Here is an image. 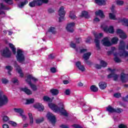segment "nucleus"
Wrapping results in <instances>:
<instances>
[{
	"instance_id": "11",
	"label": "nucleus",
	"mask_w": 128,
	"mask_h": 128,
	"mask_svg": "<svg viewBox=\"0 0 128 128\" xmlns=\"http://www.w3.org/2000/svg\"><path fill=\"white\" fill-rule=\"evenodd\" d=\"M76 26V24L74 22H70L67 24L66 30L69 32H74V26Z\"/></svg>"
},
{
	"instance_id": "63",
	"label": "nucleus",
	"mask_w": 128,
	"mask_h": 128,
	"mask_svg": "<svg viewBox=\"0 0 128 128\" xmlns=\"http://www.w3.org/2000/svg\"><path fill=\"white\" fill-rule=\"evenodd\" d=\"M3 128H8V125L6 124H4L3 126Z\"/></svg>"
},
{
	"instance_id": "40",
	"label": "nucleus",
	"mask_w": 128,
	"mask_h": 128,
	"mask_svg": "<svg viewBox=\"0 0 128 128\" xmlns=\"http://www.w3.org/2000/svg\"><path fill=\"white\" fill-rule=\"evenodd\" d=\"M70 18L72 20H76V16L74 15V14L73 12H70Z\"/></svg>"
},
{
	"instance_id": "1",
	"label": "nucleus",
	"mask_w": 128,
	"mask_h": 128,
	"mask_svg": "<svg viewBox=\"0 0 128 128\" xmlns=\"http://www.w3.org/2000/svg\"><path fill=\"white\" fill-rule=\"evenodd\" d=\"M124 48H126V42L122 40L120 41V44L119 45L120 50H122L119 54L116 52L114 54V60L116 62H122V60L118 56H123L124 58H126L128 56V52L124 51Z\"/></svg>"
},
{
	"instance_id": "31",
	"label": "nucleus",
	"mask_w": 128,
	"mask_h": 128,
	"mask_svg": "<svg viewBox=\"0 0 128 128\" xmlns=\"http://www.w3.org/2000/svg\"><path fill=\"white\" fill-rule=\"evenodd\" d=\"M50 92L52 94V96H57L60 92L58 89H52L50 90Z\"/></svg>"
},
{
	"instance_id": "45",
	"label": "nucleus",
	"mask_w": 128,
	"mask_h": 128,
	"mask_svg": "<svg viewBox=\"0 0 128 128\" xmlns=\"http://www.w3.org/2000/svg\"><path fill=\"white\" fill-rule=\"evenodd\" d=\"M4 2L8 4H13L14 2L12 0H4Z\"/></svg>"
},
{
	"instance_id": "50",
	"label": "nucleus",
	"mask_w": 128,
	"mask_h": 128,
	"mask_svg": "<svg viewBox=\"0 0 128 128\" xmlns=\"http://www.w3.org/2000/svg\"><path fill=\"white\" fill-rule=\"evenodd\" d=\"M50 70L51 72H52V74H54V73L56 72V68H54V67L50 69Z\"/></svg>"
},
{
	"instance_id": "7",
	"label": "nucleus",
	"mask_w": 128,
	"mask_h": 128,
	"mask_svg": "<svg viewBox=\"0 0 128 128\" xmlns=\"http://www.w3.org/2000/svg\"><path fill=\"white\" fill-rule=\"evenodd\" d=\"M94 36H95L94 42L96 44V47L98 50H100V38L102 36V33L98 34L96 32L94 33Z\"/></svg>"
},
{
	"instance_id": "38",
	"label": "nucleus",
	"mask_w": 128,
	"mask_h": 128,
	"mask_svg": "<svg viewBox=\"0 0 128 128\" xmlns=\"http://www.w3.org/2000/svg\"><path fill=\"white\" fill-rule=\"evenodd\" d=\"M100 64H101V66L102 68H106V66H108V63L104 60H101L100 62Z\"/></svg>"
},
{
	"instance_id": "41",
	"label": "nucleus",
	"mask_w": 128,
	"mask_h": 128,
	"mask_svg": "<svg viewBox=\"0 0 128 128\" xmlns=\"http://www.w3.org/2000/svg\"><path fill=\"white\" fill-rule=\"evenodd\" d=\"M2 120L4 122H6L10 120V118L6 116H4L2 118Z\"/></svg>"
},
{
	"instance_id": "59",
	"label": "nucleus",
	"mask_w": 128,
	"mask_h": 128,
	"mask_svg": "<svg viewBox=\"0 0 128 128\" xmlns=\"http://www.w3.org/2000/svg\"><path fill=\"white\" fill-rule=\"evenodd\" d=\"M122 100L124 102H128V95L126 96V97L123 98Z\"/></svg>"
},
{
	"instance_id": "29",
	"label": "nucleus",
	"mask_w": 128,
	"mask_h": 128,
	"mask_svg": "<svg viewBox=\"0 0 128 128\" xmlns=\"http://www.w3.org/2000/svg\"><path fill=\"white\" fill-rule=\"evenodd\" d=\"M48 32H52L53 34H56V30L54 27L51 26L49 28L48 30Z\"/></svg>"
},
{
	"instance_id": "10",
	"label": "nucleus",
	"mask_w": 128,
	"mask_h": 128,
	"mask_svg": "<svg viewBox=\"0 0 128 128\" xmlns=\"http://www.w3.org/2000/svg\"><path fill=\"white\" fill-rule=\"evenodd\" d=\"M103 46H112V43L110 42V40L109 38L106 37L104 38L101 42Z\"/></svg>"
},
{
	"instance_id": "33",
	"label": "nucleus",
	"mask_w": 128,
	"mask_h": 128,
	"mask_svg": "<svg viewBox=\"0 0 128 128\" xmlns=\"http://www.w3.org/2000/svg\"><path fill=\"white\" fill-rule=\"evenodd\" d=\"M14 110L15 112H18V114H20V116L22 114H24V110L22 108H14Z\"/></svg>"
},
{
	"instance_id": "6",
	"label": "nucleus",
	"mask_w": 128,
	"mask_h": 128,
	"mask_svg": "<svg viewBox=\"0 0 128 128\" xmlns=\"http://www.w3.org/2000/svg\"><path fill=\"white\" fill-rule=\"evenodd\" d=\"M2 92L0 90V106H4L6 104H8V99L6 95H2Z\"/></svg>"
},
{
	"instance_id": "25",
	"label": "nucleus",
	"mask_w": 128,
	"mask_h": 128,
	"mask_svg": "<svg viewBox=\"0 0 128 128\" xmlns=\"http://www.w3.org/2000/svg\"><path fill=\"white\" fill-rule=\"evenodd\" d=\"M28 116L30 118V126H32V124H34V117L32 116V113H28Z\"/></svg>"
},
{
	"instance_id": "20",
	"label": "nucleus",
	"mask_w": 128,
	"mask_h": 128,
	"mask_svg": "<svg viewBox=\"0 0 128 128\" xmlns=\"http://www.w3.org/2000/svg\"><path fill=\"white\" fill-rule=\"evenodd\" d=\"M21 90H22V92H24L26 93V94H28V96L32 94V92L26 88H22Z\"/></svg>"
},
{
	"instance_id": "46",
	"label": "nucleus",
	"mask_w": 128,
	"mask_h": 128,
	"mask_svg": "<svg viewBox=\"0 0 128 128\" xmlns=\"http://www.w3.org/2000/svg\"><path fill=\"white\" fill-rule=\"evenodd\" d=\"M43 100L44 102H50V98L49 97L47 96H44L43 98Z\"/></svg>"
},
{
	"instance_id": "49",
	"label": "nucleus",
	"mask_w": 128,
	"mask_h": 128,
	"mask_svg": "<svg viewBox=\"0 0 128 128\" xmlns=\"http://www.w3.org/2000/svg\"><path fill=\"white\" fill-rule=\"evenodd\" d=\"M20 116H21V118L22 119V120H26V115L22 113Z\"/></svg>"
},
{
	"instance_id": "14",
	"label": "nucleus",
	"mask_w": 128,
	"mask_h": 128,
	"mask_svg": "<svg viewBox=\"0 0 128 128\" xmlns=\"http://www.w3.org/2000/svg\"><path fill=\"white\" fill-rule=\"evenodd\" d=\"M116 34H120V38H123L124 40H126V38H128V36L124 31L120 29H118L116 30Z\"/></svg>"
},
{
	"instance_id": "53",
	"label": "nucleus",
	"mask_w": 128,
	"mask_h": 128,
	"mask_svg": "<svg viewBox=\"0 0 128 128\" xmlns=\"http://www.w3.org/2000/svg\"><path fill=\"white\" fill-rule=\"evenodd\" d=\"M12 82L13 84H18V80L16 78H14L12 79Z\"/></svg>"
},
{
	"instance_id": "36",
	"label": "nucleus",
	"mask_w": 128,
	"mask_h": 128,
	"mask_svg": "<svg viewBox=\"0 0 128 128\" xmlns=\"http://www.w3.org/2000/svg\"><path fill=\"white\" fill-rule=\"evenodd\" d=\"M124 4V0H118L116 2V4L117 6H122Z\"/></svg>"
},
{
	"instance_id": "8",
	"label": "nucleus",
	"mask_w": 128,
	"mask_h": 128,
	"mask_svg": "<svg viewBox=\"0 0 128 128\" xmlns=\"http://www.w3.org/2000/svg\"><path fill=\"white\" fill-rule=\"evenodd\" d=\"M58 14L59 16V22H62L64 20V18L66 16V12L64 11V6H61L59 9L58 12Z\"/></svg>"
},
{
	"instance_id": "61",
	"label": "nucleus",
	"mask_w": 128,
	"mask_h": 128,
	"mask_svg": "<svg viewBox=\"0 0 128 128\" xmlns=\"http://www.w3.org/2000/svg\"><path fill=\"white\" fill-rule=\"evenodd\" d=\"M86 49H82V50H80V52L81 54H84V52H86Z\"/></svg>"
},
{
	"instance_id": "27",
	"label": "nucleus",
	"mask_w": 128,
	"mask_h": 128,
	"mask_svg": "<svg viewBox=\"0 0 128 128\" xmlns=\"http://www.w3.org/2000/svg\"><path fill=\"white\" fill-rule=\"evenodd\" d=\"M90 90L92 92H98V88L96 87V85H92L90 87Z\"/></svg>"
},
{
	"instance_id": "19",
	"label": "nucleus",
	"mask_w": 128,
	"mask_h": 128,
	"mask_svg": "<svg viewBox=\"0 0 128 128\" xmlns=\"http://www.w3.org/2000/svg\"><path fill=\"white\" fill-rule=\"evenodd\" d=\"M0 5V14H6V13H4V12L2 10H8V8L2 3H1Z\"/></svg>"
},
{
	"instance_id": "58",
	"label": "nucleus",
	"mask_w": 128,
	"mask_h": 128,
	"mask_svg": "<svg viewBox=\"0 0 128 128\" xmlns=\"http://www.w3.org/2000/svg\"><path fill=\"white\" fill-rule=\"evenodd\" d=\"M114 98H120V94L116 93L114 94Z\"/></svg>"
},
{
	"instance_id": "26",
	"label": "nucleus",
	"mask_w": 128,
	"mask_h": 128,
	"mask_svg": "<svg viewBox=\"0 0 128 128\" xmlns=\"http://www.w3.org/2000/svg\"><path fill=\"white\" fill-rule=\"evenodd\" d=\"M9 46L11 48L14 54H16V49L14 48V46L12 44H9Z\"/></svg>"
},
{
	"instance_id": "37",
	"label": "nucleus",
	"mask_w": 128,
	"mask_h": 128,
	"mask_svg": "<svg viewBox=\"0 0 128 128\" xmlns=\"http://www.w3.org/2000/svg\"><path fill=\"white\" fill-rule=\"evenodd\" d=\"M111 42L112 44H118V38L116 37H114L112 38V39L111 40Z\"/></svg>"
},
{
	"instance_id": "60",
	"label": "nucleus",
	"mask_w": 128,
	"mask_h": 128,
	"mask_svg": "<svg viewBox=\"0 0 128 128\" xmlns=\"http://www.w3.org/2000/svg\"><path fill=\"white\" fill-rule=\"evenodd\" d=\"M63 84H70V82H68V80H63Z\"/></svg>"
},
{
	"instance_id": "15",
	"label": "nucleus",
	"mask_w": 128,
	"mask_h": 128,
	"mask_svg": "<svg viewBox=\"0 0 128 128\" xmlns=\"http://www.w3.org/2000/svg\"><path fill=\"white\" fill-rule=\"evenodd\" d=\"M120 80L122 82H128V74H124L123 72L120 74Z\"/></svg>"
},
{
	"instance_id": "24",
	"label": "nucleus",
	"mask_w": 128,
	"mask_h": 128,
	"mask_svg": "<svg viewBox=\"0 0 128 128\" xmlns=\"http://www.w3.org/2000/svg\"><path fill=\"white\" fill-rule=\"evenodd\" d=\"M98 6H104L106 4V1L104 0H94Z\"/></svg>"
},
{
	"instance_id": "28",
	"label": "nucleus",
	"mask_w": 128,
	"mask_h": 128,
	"mask_svg": "<svg viewBox=\"0 0 128 128\" xmlns=\"http://www.w3.org/2000/svg\"><path fill=\"white\" fill-rule=\"evenodd\" d=\"M90 56H92V53H90V52H88L84 54L83 56V58L85 60H88L90 58Z\"/></svg>"
},
{
	"instance_id": "13",
	"label": "nucleus",
	"mask_w": 128,
	"mask_h": 128,
	"mask_svg": "<svg viewBox=\"0 0 128 128\" xmlns=\"http://www.w3.org/2000/svg\"><path fill=\"white\" fill-rule=\"evenodd\" d=\"M46 117L48 118V120H50L52 124H54L56 122V116H54L50 112H48L46 115Z\"/></svg>"
},
{
	"instance_id": "16",
	"label": "nucleus",
	"mask_w": 128,
	"mask_h": 128,
	"mask_svg": "<svg viewBox=\"0 0 128 128\" xmlns=\"http://www.w3.org/2000/svg\"><path fill=\"white\" fill-rule=\"evenodd\" d=\"M76 66L82 72H84L86 70V68L84 65H82V62H76Z\"/></svg>"
},
{
	"instance_id": "43",
	"label": "nucleus",
	"mask_w": 128,
	"mask_h": 128,
	"mask_svg": "<svg viewBox=\"0 0 128 128\" xmlns=\"http://www.w3.org/2000/svg\"><path fill=\"white\" fill-rule=\"evenodd\" d=\"M6 70H8V74L10 75V70H14V68H12V67L11 66H6Z\"/></svg>"
},
{
	"instance_id": "22",
	"label": "nucleus",
	"mask_w": 128,
	"mask_h": 128,
	"mask_svg": "<svg viewBox=\"0 0 128 128\" xmlns=\"http://www.w3.org/2000/svg\"><path fill=\"white\" fill-rule=\"evenodd\" d=\"M96 16H99L102 18H104V12L102 10H99L95 12Z\"/></svg>"
},
{
	"instance_id": "17",
	"label": "nucleus",
	"mask_w": 128,
	"mask_h": 128,
	"mask_svg": "<svg viewBox=\"0 0 128 128\" xmlns=\"http://www.w3.org/2000/svg\"><path fill=\"white\" fill-rule=\"evenodd\" d=\"M15 67L16 68V70L20 74V78H24V73H22V69H20V67L18 66L17 64H16Z\"/></svg>"
},
{
	"instance_id": "5",
	"label": "nucleus",
	"mask_w": 128,
	"mask_h": 128,
	"mask_svg": "<svg viewBox=\"0 0 128 128\" xmlns=\"http://www.w3.org/2000/svg\"><path fill=\"white\" fill-rule=\"evenodd\" d=\"M18 62L20 63L24 62V52L20 49L17 50V55L16 56Z\"/></svg>"
},
{
	"instance_id": "12",
	"label": "nucleus",
	"mask_w": 128,
	"mask_h": 128,
	"mask_svg": "<svg viewBox=\"0 0 128 128\" xmlns=\"http://www.w3.org/2000/svg\"><path fill=\"white\" fill-rule=\"evenodd\" d=\"M102 28L106 32H110V34H114V27L112 26H110L108 28V26L104 27V26H102Z\"/></svg>"
},
{
	"instance_id": "35",
	"label": "nucleus",
	"mask_w": 128,
	"mask_h": 128,
	"mask_svg": "<svg viewBox=\"0 0 128 128\" xmlns=\"http://www.w3.org/2000/svg\"><path fill=\"white\" fill-rule=\"evenodd\" d=\"M34 99L30 98L26 100V104H34Z\"/></svg>"
},
{
	"instance_id": "52",
	"label": "nucleus",
	"mask_w": 128,
	"mask_h": 128,
	"mask_svg": "<svg viewBox=\"0 0 128 128\" xmlns=\"http://www.w3.org/2000/svg\"><path fill=\"white\" fill-rule=\"evenodd\" d=\"M10 124H11V126H16V123L15 122H14L12 121H9Z\"/></svg>"
},
{
	"instance_id": "3",
	"label": "nucleus",
	"mask_w": 128,
	"mask_h": 128,
	"mask_svg": "<svg viewBox=\"0 0 128 128\" xmlns=\"http://www.w3.org/2000/svg\"><path fill=\"white\" fill-rule=\"evenodd\" d=\"M31 80H32L33 82H38V80L36 78L32 76V75H28L26 79V82L29 84L32 90L36 92L38 90V88L36 84H32V82L30 81Z\"/></svg>"
},
{
	"instance_id": "62",
	"label": "nucleus",
	"mask_w": 128,
	"mask_h": 128,
	"mask_svg": "<svg viewBox=\"0 0 128 128\" xmlns=\"http://www.w3.org/2000/svg\"><path fill=\"white\" fill-rule=\"evenodd\" d=\"M94 22H100V18H96L94 19Z\"/></svg>"
},
{
	"instance_id": "30",
	"label": "nucleus",
	"mask_w": 128,
	"mask_h": 128,
	"mask_svg": "<svg viewBox=\"0 0 128 128\" xmlns=\"http://www.w3.org/2000/svg\"><path fill=\"white\" fill-rule=\"evenodd\" d=\"M28 0H25L23 2H22L21 4L18 6L20 8H24L26 4H28Z\"/></svg>"
},
{
	"instance_id": "42",
	"label": "nucleus",
	"mask_w": 128,
	"mask_h": 128,
	"mask_svg": "<svg viewBox=\"0 0 128 128\" xmlns=\"http://www.w3.org/2000/svg\"><path fill=\"white\" fill-rule=\"evenodd\" d=\"M115 50H116V48L112 47L111 48V51H109L107 52L108 56L112 54L114 52H115Z\"/></svg>"
},
{
	"instance_id": "4",
	"label": "nucleus",
	"mask_w": 128,
	"mask_h": 128,
	"mask_svg": "<svg viewBox=\"0 0 128 128\" xmlns=\"http://www.w3.org/2000/svg\"><path fill=\"white\" fill-rule=\"evenodd\" d=\"M48 0H34L29 3V6L30 8H34L35 6H42L43 4H48Z\"/></svg>"
},
{
	"instance_id": "48",
	"label": "nucleus",
	"mask_w": 128,
	"mask_h": 128,
	"mask_svg": "<svg viewBox=\"0 0 128 128\" xmlns=\"http://www.w3.org/2000/svg\"><path fill=\"white\" fill-rule=\"evenodd\" d=\"M2 83L4 84H6L8 82V79L6 78H2Z\"/></svg>"
},
{
	"instance_id": "18",
	"label": "nucleus",
	"mask_w": 128,
	"mask_h": 128,
	"mask_svg": "<svg viewBox=\"0 0 128 128\" xmlns=\"http://www.w3.org/2000/svg\"><path fill=\"white\" fill-rule=\"evenodd\" d=\"M114 78V80H117L118 79V75L114 73H112L108 76V78Z\"/></svg>"
},
{
	"instance_id": "51",
	"label": "nucleus",
	"mask_w": 128,
	"mask_h": 128,
	"mask_svg": "<svg viewBox=\"0 0 128 128\" xmlns=\"http://www.w3.org/2000/svg\"><path fill=\"white\" fill-rule=\"evenodd\" d=\"M122 112V109L120 108H117L116 109L115 112H118V114H120Z\"/></svg>"
},
{
	"instance_id": "57",
	"label": "nucleus",
	"mask_w": 128,
	"mask_h": 128,
	"mask_svg": "<svg viewBox=\"0 0 128 128\" xmlns=\"http://www.w3.org/2000/svg\"><path fill=\"white\" fill-rule=\"evenodd\" d=\"M95 68H98V70H100V69L102 68V65H100L98 64H96L95 65Z\"/></svg>"
},
{
	"instance_id": "23",
	"label": "nucleus",
	"mask_w": 128,
	"mask_h": 128,
	"mask_svg": "<svg viewBox=\"0 0 128 128\" xmlns=\"http://www.w3.org/2000/svg\"><path fill=\"white\" fill-rule=\"evenodd\" d=\"M99 88L100 90H104L106 88V82H101L98 84Z\"/></svg>"
},
{
	"instance_id": "47",
	"label": "nucleus",
	"mask_w": 128,
	"mask_h": 128,
	"mask_svg": "<svg viewBox=\"0 0 128 128\" xmlns=\"http://www.w3.org/2000/svg\"><path fill=\"white\" fill-rule=\"evenodd\" d=\"M114 8H116V6L112 5L110 8L111 12H114V14H116V11L114 10Z\"/></svg>"
},
{
	"instance_id": "39",
	"label": "nucleus",
	"mask_w": 128,
	"mask_h": 128,
	"mask_svg": "<svg viewBox=\"0 0 128 128\" xmlns=\"http://www.w3.org/2000/svg\"><path fill=\"white\" fill-rule=\"evenodd\" d=\"M82 16H84V18H88V12L86 11H83L82 13Z\"/></svg>"
},
{
	"instance_id": "21",
	"label": "nucleus",
	"mask_w": 128,
	"mask_h": 128,
	"mask_svg": "<svg viewBox=\"0 0 128 128\" xmlns=\"http://www.w3.org/2000/svg\"><path fill=\"white\" fill-rule=\"evenodd\" d=\"M34 108H38V110L40 112H42L44 110V106L40 104H37L34 106Z\"/></svg>"
},
{
	"instance_id": "64",
	"label": "nucleus",
	"mask_w": 128,
	"mask_h": 128,
	"mask_svg": "<svg viewBox=\"0 0 128 128\" xmlns=\"http://www.w3.org/2000/svg\"><path fill=\"white\" fill-rule=\"evenodd\" d=\"M54 58V55H52V54H50L49 56H48V58H50V59H52Z\"/></svg>"
},
{
	"instance_id": "56",
	"label": "nucleus",
	"mask_w": 128,
	"mask_h": 128,
	"mask_svg": "<svg viewBox=\"0 0 128 128\" xmlns=\"http://www.w3.org/2000/svg\"><path fill=\"white\" fill-rule=\"evenodd\" d=\"M70 46L72 48H74L75 50L76 49V44L72 42L70 44Z\"/></svg>"
},
{
	"instance_id": "34",
	"label": "nucleus",
	"mask_w": 128,
	"mask_h": 128,
	"mask_svg": "<svg viewBox=\"0 0 128 128\" xmlns=\"http://www.w3.org/2000/svg\"><path fill=\"white\" fill-rule=\"evenodd\" d=\"M106 110L108 112H116V109L112 107L111 106H108Z\"/></svg>"
},
{
	"instance_id": "44",
	"label": "nucleus",
	"mask_w": 128,
	"mask_h": 128,
	"mask_svg": "<svg viewBox=\"0 0 128 128\" xmlns=\"http://www.w3.org/2000/svg\"><path fill=\"white\" fill-rule=\"evenodd\" d=\"M44 122V118H39L36 120V124H40Z\"/></svg>"
},
{
	"instance_id": "32",
	"label": "nucleus",
	"mask_w": 128,
	"mask_h": 128,
	"mask_svg": "<svg viewBox=\"0 0 128 128\" xmlns=\"http://www.w3.org/2000/svg\"><path fill=\"white\" fill-rule=\"evenodd\" d=\"M109 18L110 20H116V14L112 12L109 13Z\"/></svg>"
},
{
	"instance_id": "9",
	"label": "nucleus",
	"mask_w": 128,
	"mask_h": 128,
	"mask_svg": "<svg viewBox=\"0 0 128 128\" xmlns=\"http://www.w3.org/2000/svg\"><path fill=\"white\" fill-rule=\"evenodd\" d=\"M1 54L5 58H10L12 56V52L8 50V48H6L5 50L0 51Z\"/></svg>"
},
{
	"instance_id": "2",
	"label": "nucleus",
	"mask_w": 128,
	"mask_h": 128,
	"mask_svg": "<svg viewBox=\"0 0 128 128\" xmlns=\"http://www.w3.org/2000/svg\"><path fill=\"white\" fill-rule=\"evenodd\" d=\"M60 104L61 106V107L60 108L58 107V106L52 103H50L48 104V106L55 112H60L62 114L63 116H68V112H66V111L64 110V104L60 103Z\"/></svg>"
},
{
	"instance_id": "54",
	"label": "nucleus",
	"mask_w": 128,
	"mask_h": 128,
	"mask_svg": "<svg viewBox=\"0 0 128 128\" xmlns=\"http://www.w3.org/2000/svg\"><path fill=\"white\" fill-rule=\"evenodd\" d=\"M65 94L67 96H69V94H70V89L66 90L65 91Z\"/></svg>"
},
{
	"instance_id": "55",
	"label": "nucleus",
	"mask_w": 128,
	"mask_h": 128,
	"mask_svg": "<svg viewBox=\"0 0 128 128\" xmlns=\"http://www.w3.org/2000/svg\"><path fill=\"white\" fill-rule=\"evenodd\" d=\"M119 128H128V126L124 124H120L118 126Z\"/></svg>"
}]
</instances>
